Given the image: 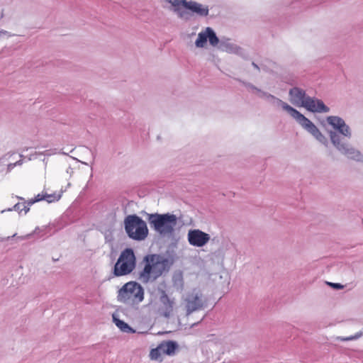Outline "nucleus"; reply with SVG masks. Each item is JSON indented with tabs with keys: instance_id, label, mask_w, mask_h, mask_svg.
Listing matches in <instances>:
<instances>
[{
	"instance_id": "nucleus-1",
	"label": "nucleus",
	"mask_w": 363,
	"mask_h": 363,
	"mask_svg": "<svg viewBox=\"0 0 363 363\" xmlns=\"http://www.w3.org/2000/svg\"><path fill=\"white\" fill-rule=\"evenodd\" d=\"M143 269L139 272L138 279L143 284L152 282L159 278L166 269L167 260L157 254L147 255L143 259Z\"/></svg>"
},
{
	"instance_id": "nucleus-2",
	"label": "nucleus",
	"mask_w": 363,
	"mask_h": 363,
	"mask_svg": "<svg viewBox=\"0 0 363 363\" xmlns=\"http://www.w3.org/2000/svg\"><path fill=\"white\" fill-rule=\"evenodd\" d=\"M144 299V289L136 281L125 283L118 291L117 300L126 305L135 306Z\"/></svg>"
},
{
	"instance_id": "nucleus-3",
	"label": "nucleus",
	"mask_w": 363,
	"mask_h": 363,
	"mask_svg": "<svg viewBox=\"0 0 363 363\" xmlns=\"http://www.w3.org/2000/svg\"><path fill=\"white\" fill-rule=\"evenodd\" d=\"M206 303L205 298L200 289H193L188 291L182 298L183 312L177 315L179 320L182 317H188L193 312L202 309Z\"/></svg>"
},
{
	"instance_id": "nucleus-4",
	"label": "nucleus",
	"mask_w": 363,
	"mask_h": 363,
	"mask_svg": "<svg viewBox=\"0 0 363 363\" xmlns=\"http://www.w3.org/2000/svg\"><path fill=\"white\" fill-rule=\"evenodd\" d=\"M150 226L162 235H171L177 225V218L174 214H147Z\"/></svg>"
},
{
	"instance_id": "nucleus-5",
	"label": "nucleus",
	"mask_w": 363,
	"mask_h": 363,
	"mask_svg": "<svg viewBox=\"0 0 363 363\" xmlns=\"http://www.w3.org/2000/svg\"><path fill=\"white\" fill-rule=\"evenodd\" d=\"M125 230L128 237L134 240H144L148 235L145 221L137 215H128L124 219Z\"/></svg>"
},
{
	"instance_id": "nucleus-6",
	"label": "nucleus",
	"mask_w": 363,
	"mask_h": 363,
	"mask_svg": "<svg viewBox=\"0 0 363 363\" xmlns=\"http://www.w3.org/2000/svg\"><path fill=\"white\" fill-rule=\"evenodd\" d=\"M281 108L293 117L304 129L313 135L318 141L325 143V137L320 132L318 128L299 111L285 102L281 101Z\"/></svg>"
},
{
	"instance_id": "nucleus-7",
	"label": "nucleus",
	"mask_w": 363,
	"mask_h": 363,
	"mask_svg": "<svg viewBox=\"0 0 363 363\" xmlns=\"http://www.w3.org/2000/svg\"><path fill=\"white\" fill-rule=\"evenodd\" d=\"M136 267V257L131 248L123 250L116 262L113 274L116 277L125 276L130 274Z\"/></svg>"
},
{
	"instance_id": "nucleus-8",
	"label": "nucleus",
	"mask_w": 363,
	"mask_h": 363,
	"mask_svg": "<svg viewBox=\"0 0 363 363\" xmlns=\"http://www.w3.org/2000/svg\"><path fill=\"white\" fill-rule=\"evenodd\" d=\"M159 314L166 318L172 317L177 311V303L174 298H170L164 291L160 296Z\"/></svg>"
},
{
	"instance_id": "nucleus-9",
	"label": "nucleus",
	"mask_w": 363,
	"mask_h": 363,
	"mask_svg": "<svg viewBox=\"0 0 363 363\" xmlns=\"http://www.w3.org/2000/svg\"><path fill=\"white\" fill-rule=\"evenodd\" d=\"M177 345L172 341H163L156 348H153L150 352V358L152 360H162V355H172L174 353Z\"/></svg>"
},
{
	"instance_id": "nucleus-10",
	"label": "nucleus",
	"mask_w": 363,
	"mask_h": 363,
	"mask_svg": "<svg viewBox=\"0 0 363 363\" xmlns=\"http://www.w3.org/2000/svg\"><path fill=\"white\" fill-rule=\"evenodd\" d=\"M184 10L189 12L188 17L184 18V20H189L194 15L199 17H205L208 15L209 12L208 6L203 5L194 1H187L185 2Z\"/></svg>"
},
{
	"instance_id": "nucleus-11",
	"label": "nucleus",
	"mask_w": 363,
	"mask_h": 363,
	"mask_svg": "<svg viewBox=\"0 0 363 363\" xmlns=\"http://www.w3.org/2000/svg\"><path fill=\"white\" fill-rule=\"evenodd\" d=\"M208 39L212 46H216L219 43V40L212 28L207 27L205 30L201 32L198 35V38L195 42L197 48H203Z\"/></svg>"
},
{
	"instance_id": "nucleus-12",
	"label": "nucleus",
	"mask_w": 363,
	"mask_h": 363,
	"mask_svg": "<svg viewBox=\"0 0 363 363\" xmlns=\"http://www.w3.org/2000/svg\"><path fill=\"white\" fill-rule=\"evenodd\" d=\"M187 236L189 244L195 247H203L210 240L208 234L199 229L190 230Z\"/></svg>"
},
{
	"instance_id": "nucleus-13",
	"label": "nucleus",
	"mask_w": 363,
	"mask_h": 363,
	"mask_svg": "<svg viewBox=\"0 0 363 363\" xmlns=\"http://www.w3.org/2000/svg\"><path fill=\"white\" fill-rule=\"evenodd\" d=\"M301 107H304L311 112L327 113L329 111V108L321 100L310 96L307 97Z\"/></svg>"
},
{
	"instance_id": "nucleus-14",
	"label": "nucleus",
	"mask_w": 363,
	"mask_h": 363,
	"mask_svg": "<svg viewBox=\"0 0 363 363\" xmlns=\"http://www.w3.org/2000/svg\"><path fill=\"white\" fill-rule=\"evenodd\" d=\"M289 94L290 102L297 107H301L308 97L305 91L298 87L291 89Z\"/></svg>"
},
{
	"instance_id": "nucleus-15",
	"label": "nucleus",
	"mask_w": 363,
	"mask_h": 363,
	"mask_svg": "<svg viewBox=\"0 0 363 363\" xmlns=\"http://www.w3.org/2000/svg\"><path fill=\"white\" fill-rule=\"evenodd\" d=\"M327 121L330 125L337 129L340 133L345 136L350 137L351 133L350 128L341 118L337 116H328L327 118Z\"/></svg>"
},
{
	"instance_id": "nucleus-16",
	"label": "nucleus",
	"mask_w": 363,
	"mask_h": 363,
	"mask_svg": "<svg viewBox=\"0 0 363 363\" xmlns=\"http://www.w3.org/2000/svg\"><path fill=\"white\" fill-rule=\"evenodd\" d=\"M330 139L334 145L344 154L348 155L350 157L353 158L354 155H359L358 152H355L354 149L350 148L345 144L340 143L339 136L334 132L330 133Z\"/></svg>"
},
{
	"instance_id": "nucleus-17",
	"label": "nucleus",
	"mask_w": 363,
	"mask_h": 363,
	"mask_svg": "<svg viewBox=\"0 0 363 363\" xmlns=\"http://www.w3.org/2000/svg\"><path fill=\"white\" fill-rule=\"evenodd\" d=\"M167 1L174 7V11L177 13L178 17L180 18H186L188 17L189 12L184 10L186 0H167Z\"/></svg>"
},
{
	"instance_id": "nucleus-18",
	"label": "nucleus",
	"mask_w": 363,
	"mask_h": 363,
	"mask_svg": "<svg viewBox=\"0 0 363 363\" xmlns=\"http://www.w3.org/2000/svg\"><path fill=\"white\" fill-rule=\"evenodd\" d=\"M113 320L116 326L119 328L121 331L125 333L132 331V328L124 321L117 319L115 317H113Z\"/></svg>"
},
{
	"instance_id": "nucleus-19",
	"label": "nucleus",
	"mask_w": 363,
	"mask_h": 363,
	"mask_svg": "<svg viewBox=\"0 0 363 363\" xmlns=\"http://www.w3.org/2000/svg\"><path fill=\"white\" fill-rule=\"evenodd\" d=\"M28 203L26 204V203H17L15 204L13 207V208L15 211L22 212L24 211L25 213H27L29 211Z\"/></svg>"
},
{
	"instance_id": "nucleus-20",
	"label": "nucleus",
	"mask_w": 363,
	"mask_h": 363,
	"mask_svg": "<svg viewBox=\"0 0 363 363\" xmlns=\"http://www.w3.org/2000/svg\"><path fill=\"white\" fill-rule=\"evenodd\" d=\"M44 195H45V200H46L49 203L57 201L60 200L61 198L60 194H56V193L52 194H44Z\"/></svg>"
},
{
	"instance_id": "nucleus-21",
	"label": "nucleus",
	"mask_w": 363,
	"mask_h": 363,
	"mask_svg": "<svg viewBox=\"0 0 363 363\" xmlns=\"http://www.w3.org/2000/svg\"><path fill=\"white\" fill-rule=\"evenodd\" d=\"M43 200H45V195H44V194H38V195H36L35 196L34 199H30V201H28V205H33V203H35L36 202H38V201H43Z\"/></svg>"
},
{
	"instance_id": "nucleus-22",
	"label": "nucleus",
	"mask_w": 363,
	"mask_h": 363,
	"mask_svg": "<svg viewBox=\"0 0 363 363\" xmlns=\"http://www.w3.org/2000/svg\"><path fill=\"white\" fill-rule=\"evenodd\" d=\"M362 336V333H358L356 335L353 336L346 337H337V340H340L341 341H349V340H356Z\"/></svg>"
},
{
	"instance_id": "nucleus-23",
	"label": "nucleus",
	"mask_w": 363,
	"mask_h": 363,
	"mask_svg": "<svg viewBox=\"0 0 363 363\" xmlns=\"http://www.w3.org/2000/svg\"><path fill=\"white\" fill-rule=\"evenodd\" d=\"M331 285L335 289H342L343 288V286H342L340 284H331Z\"/></svg>"
},
{
	"instance_id": "nucleus-24",
	"label": "nucleus",
	"mask_w": 363,
	"mask_h": 363,
	"mask_svg": "<svg viewBox=\"0 0 363 363\" xmlns=\"http://www.w3.org/2000/svg\"><path fill=\"white\" fill-rule=\"evenodd\" d=\"M253 65H254L255 67L258 68V67L257 66V65H255V64H254V63H253Z\"/></svg>"
}]
</instances>
